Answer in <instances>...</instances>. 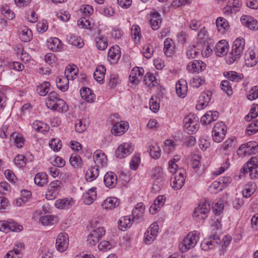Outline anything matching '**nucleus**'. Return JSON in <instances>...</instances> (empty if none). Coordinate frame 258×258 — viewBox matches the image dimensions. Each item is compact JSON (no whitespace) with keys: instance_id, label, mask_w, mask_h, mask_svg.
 Returning <instances> with one entry per match:
<instances>
[{"instance_id":"obj_47","label":"nucleus","mask_w":258,"mask_h":258,"mask_svg":"<svg viewBox=\"0 0 258 258\" xmlns=\"http://www.w3.org/2000/svg\"><path fill=\"white\" fill-rule=\"evenodd\" d=\"M50 88V84L47 82H45L37 87V93L42 96H45L48 92Z\"/></svg>"},{"instance_id":"obj_55","label":"nucleus","mask_w":258,"mask_h":258,"mask_svg":"<svg viewBox=\"0 0 258 258\" xmlns=\"http://www.w3.org/2000/svg\"><path fill=\"white\" fill-rule=\"evenodd\" d=\"M62 186L63 184L60 180H56L50 182L48 186V189L50 190L57 192V193L58 194L59 190Z\"/></svg>"},{"instance_id":"obj_22","label":"nucleus","mask_w":258,"mask_h":258,"mask_svg":"<svg viewBox=\"0 0 258 258\" xmlns=\"http://www.w3.org/2000/svg\"><path fill=\"white\" fill-rule=\"evenodd\" d=\"M201 48L199 43L187 47L186 51V56L188 59H195L200 54Z\"/></svg>"},{"instance_id":"obj_32","label":"nucleus","mask_w":258,"mask_h":258,"mask_svg":"<svg viewBox=\"0 0 258 258\" xmlns=\"http://www.w3.org/2000/svg\"><path fill=\"white\" fill-rule=\"evenodd\" d=\"M150 24L154 30H158L160 26L161 20L160 14L157 12H154L151 14Z\"/></svg>"},{"instance_id":"obj_38","label":"nucleus","mask_w":258,"mask_h":258,"mask_svg":"<svg viewBox=\"0 0 258 258\" xmlns=\"http://www.w3.org/2000/svg\"><path fill=\"white\" fill-rule=\"evenodd\" d=\"M39 221L44 226H52L56 223L57 218L53 215H46L41 217Z\"/></svg>"},{"instance_id":"obj_36","label":"nucleus","mask_w":258,"mask_h":258,"mask_svg":"<svg viewBox=\"0 0 258 258\" xmlns=\"http://www.w3.org/2000/svg\"><path fill=\"white\" fill-rule=\"evenodd\" d=\"M105 68L103 66H99L94 73V79L99 83H102L105 77Z\"/></svg>"},{"instance_id":"obj_14","label":"nucleus","mask_w":258,"mask_h":258,"mask_svg":"<svg viewBox=\"0 0 258 258\" xmlns=\"http://www.w3.org/2000/svg\"><path fill=\"white\" fill-rule=\"evenodd\" d=\"M206 68L205 63L201 60H195L189 62L186 67L188 72L191 73H200Z\"/></svg>"},{"instance_id":"obj_54","label":"nucleus","mask_w":258,"mask_h":258,"mask_svg":"<svg viewBox=\"0 0 258 258\" xmlns=\"http://www.w3.org/2000/svg\"><path fill=\"white\" fill-rule=\"evenodd\" d=\"M145 208L143 206V204L142 203H138L136 206L135 209L133 210V219H135L136 217H141L142 215L144 212Z\"/></svg>"},{"instance_id":"obj_35","label":"nucleus","mask_w":258,"mask_h":258,"mask_svg":"<svg viewBox=\"0 0 258 258\" xmlns=\"http://www.w3.org/2000/svg\"><path fill=\"white\" fill-rule=\"evenodd\" d=\"M132 225L131 219L128 216H123L120 218L118 222V226L121 231H125L129 228Z\"/></svg>"},{"instance_id":"obj_28","label":"nucleus","mask_w":258,"mask_h":258,"mask_svg":"<svg viewBox=\"0 0 258 258\" xmlns=\"http://www.w3.org/2000/svg\"><path fill=\"white\" fill-rule=\"evenodd\" d=\"M80 94L82 98L87 102L92 103L94 102L95 95L92 93V90L88 87H84L80 90Z\"/></svg>"},{"instance_id":"obj_24","label":"nucleus","mask_w":258,"mask_h":258,"mask_svg":"<svg viewBox=\"0 0 258 258\" xmlns=\"http://www.w3.org/2000/svg\"><path fill=\"white\" fill-rule=\"evenodd\" d=\"M104 182L107 187L113 188L116 184L117 176L114 172H108L104 175Z\"/></svg>"},{"instance_id":"obj_13","label":"nucleus","mask_w":258,"mask_h":258,"mask_svg":"<svg viewBox=\"0 0 258 258\" xmlns=\"http://www.w3.org/2000/svg\"><path fill=\"white\" fill-rule=\"evenodd\" d=\"M144 71L142 68H134L130 75V81L132 84L137 85L141 81Z\"/></svg>"},{"instance_id":"obj_48","label":"nucleus","mask_w":258,"mask_h":258,"mask_svg":"<svg viewBox=\"0 0 258 258\" xmlns=\"http://www.w3.org/2000/svg\"><path fill=\"white\" fill-rule=\"evenodd\" d=\"M180 158L179 155H175L172 159L169 162V169L170 172H175L176 171L179 170V169L178 168V166L176 163L180 160Z\"/></svg>"},{"instance_id":"obj_4","label":"nucleus","mask_w":258,"mask_h":258,"mask_svg":"<svg viewBox=\"0 0 258 258\" xmlns=\"http://www.w3.org/2000/svg\"><path fill=\"white\" fill-rule=\"evenodd\" d=\"M199 239V233L196 231L187 234L183 239L182 243L179 244V248L182 252L194 248L197 244Z\"/></svg>"},{"instance_id":"obj_60","label":"nucleus","mask_w":258,"mask_h":258,"mask_svg":"<svg viewBox=\"0 0 258 258\" xmlns=\"http://www.w3.org/2000/svg\"><path fill=\"white\" fill-rule=\"evenodd\" d=\"M22 254L20 253V250L18 248H14L9 251L5 255V258H21Z\"/></svg>"},{"instance_id":"obj_30","label":"nucleus","mask_w":258,"mask_h":258,"mask_svg":"<svg viewBox=\"0 0 258 258\" xmlns=\"http://www.w3.org/2000/svg\"><path fill=\"white\" fill-rule=\"evenodd\" d=\"M119 205V201L115 198H108L104 201L102 206L105 209L111 210L118 207Z\"/></svg>"},{"instance_id":"obj_15","label":"nucleus","mask_w":258,"mask_h":258,"mask_svg":"<svg viewBox=\"0 0 258 258\" xmlns=\"http://www.w3.org/2000/svg\"><path fill=\"white\" fill-rule=\"evenodd\" d=\"M244 60L247 67H252L258 62V55L254 50H249L245 53Z\"/></svg>"},{"instance_id":"obj_21","label":"nucleus","mask_w":258,"mask_h":258,"mask_svg":"<svg viewBox=\"0 0 258 258\" xmlns=\"http://www.w3.org/2000/svg\"><path fill=\"white\" fill-rule=\"evenodd\" d=\"M94 161L97 167H104L107 165V158L105 154L100 150H97L94 153Z\"/></svg>"},{"instance_id":"obj_46","label":"nucleus","mask_w":258,"mask_h":258,"mask_svg":"<svg viewBox=\"0 0 258 258\" xmlns=\"http://www.w3.org/2000/svg\"><path fill=\"white\" fill-rule=\"evenodd\" d=\"M225 40H221L219 41L216 45L215 48V52L218 56H224L223 53L225 50Z\"/></svg>"},{"instance_id":"obj_25","label":"nucleus","mask_w":258,"mask_h":258,"mask_svg":"<svg viewBox=\"0 0 258 258\" xmlns=\"http://www.w3.org/2000/svg\"><path fill=\"white\" fill-rule=\"evenodd\" d=\"M120 51L118 46H112L108 52V57L111 63H115L118 61L120 57Z\"/></svg>"},{"instance_id":"obj_61","label":"nucleus","mask_w":258,"mask_h":258,"mask_svg":"<svg viewBox=\"0 0 258 258\" xmlns=\"http://www.w3.org/2000/svg\"><path fill=\"white\" fill-rule=\"evenodd\" d=\"M225 22L223 17H219L217 19L216 24L219 32L224 33L225 31L226 27L224 26Z\"/></svg>"},{"instance_id":"obj_19","label":"nucleus","mask_w":258,"mask_h":258,"mask_svg":"<svg viewBox=\"0 0 258 258\" xmlns=\"http://www.w3.org/2000/svg\"><path fill=\"white\" fill-rule=\"evenodd\" d=\"M128 125L127 122H118L113 126L111 132L113 135L119 136L124 134L128 129Z\"/></svg>"},{"instance_id":"obj_29","label":"nucleus","mask_w":258,"mask_h":258,"mask_svg":"<svg viewBox=\"0 0 258 258\" xmlns=\"http://www.w3.org/2000/svg\"><path fill=\"white\" fill-rule=\"evenodd\" d=\"M99 175V167L91 166L88 169L85 175V178L88 182H91L96 178Z\"/></svg>"},{"instance_id":"obj_39","label":"nucleus","mask_w":258,"mask_h":258,"mask_svg":"<svg viewBox=\"0 0 258 258\" xmlns=\"http://www.w3.org/2000/svg\"><path fill=\"white\" fill-rule=\"evenodd\" d=\"M70 163L75 168H81L83 165L81 158L76 154H73L70 158Z\"/></svg>"},{"instance_id":"obj_56","label":"nucleus","mask_w":258,"mask_h":258,"mask_svg":"<svg viewBox=\"0 0 258 258\" xmlns=\"http://www.w3.org/2000/svg\"><path fill=\"white\" fill-rule=\"evenodd\" d=\"M2 14L8 19L12 20L15 18V14L7 7H3L1 9Z\"/></svg>"},{"instance_id":"obj_27","label":"nucleus","mask_w":258,"mask_h":258,"mask_svg":"<svg viewBox=\"0 0 258 258\" xmlns=\"http://www.w3.org/2000/svg\"><path fill=\"white\" fill-rule=\"evenodd\" d=\"M96 188L92 187L90 188L88 192L85 193L83 195L84 203L86 205H89L93 203V201L96 198Z\"/></svg>"},{"instance_id":"obj_53","label":"nucleus","mask_w":258,"mask_h":258,"mask_svg":"<svg viewBox=\"0 0 258 258\" xmlns=\"http://www.w3.org/2000/svg\"><path fill=\"white\" fill-rule=\"evenodd\" d=\"M258 131V120L250 123L246 128V134L251 135Z\"/></svg>"},{"instance_id":"obj_50","label":"nucleus","mask_w":258,"mask_h":258,"mask_svg":"<svg viewBox=\"0 0 258 258\" xmlns=\"http://www.w3.org/2000/svg\"><path fill=\"white\" fill-rule=\"evenodd\" d=\"M85 122L86 121L84 119H77L76 121L75 127L77 132L81 133L87 129L88 125Z\"/></svg>"},{"instance_id":"obj_41","label":"nucleus","mask_w":258,"mask_h":258,"mask_svg":"<svg viewBox=\"0 0 258 258\" xmlns=\"http://www.w3.org/2000/svg\"><path fill=\"white\" fill-rule=\"evenodd\" d=\"M12 139L14 141L15 145L18 148H21L24 145V139L21 135L17 133H13L11 135Z\"/></svg>"},{"instance_id":"obj_20","label":"nucleus","mask_w":258,"mask_h":258,"mask_svg":"<svg viewBox=\"0 0 258 258\" xmlns=\"http://www.w3.org/2000/svg\"><path fill=\"white\" fill-rule=\"evenodd\" d=\"M241 5V0H229L227 3V14H235L238 12Z\"/></svg>"},{"instance_id":"obj_42","label":"nucleus","mask_w":258,"mask_h":258,"mask_svg":"<svg viewBox=\"0 0 258 258\" xmlns=\"http://www.w3.org/2000/svg\"><path fill=\"white\" fill-rule=\"evenodd\" d=\"M227 78L230 81L238 82L243 79V76L242 74L235 71H230L227 72Z\"/></svg>"},{"instance_id":"obj_18","label":"nucleus","mask_w":258,"mask_h":258,"mask_svg":"<svg viewBox=\"0 0 258 258\" xmlns=\"http://www.w3.org/2000/svg\"><path fill=\"white\" fill-rule=\"evenodd\" d=\"M220 242V239L217 236L216 238L215 236H211L208 238L204 239L201 244V247L203 250L206 251L209 249L212 248L213 246L215 245V243L218 244Z\"/></svg>"},{"instance_id":"obj_2","label":"nucleus","mask_w":258,"mask_h":258,"mask_svg":"<svg viewBox=\"0 0 258 258\" xmlns=\"http://www.w3.org/2000/svg\"><path fill=\"white\" fill-rule=\"evenodd\" d=\"M245 41L243 38H238L233 42L232 51L229 53L227 63L231 64L234 61H238L244 50Z\"/></svg>"},{"instance_id":"obj_8","label":"nucleus","mask_w":258,"mask_h":258,"mask_svg":"<svg viewBox=\"0 0 258 258\" xmlns=\"http://www.w3.org/2000/svg\"><path fill=\"white\" fill-rule=\"evenodd\" d=\"M158 230L159 227L157 223L152 224L145 233L144 242L147 244H151L156 239Z\"/></svg>"},{"instance_id":"obj_44","label":"nucleus","mask_w":258,"mask_h":258,"mask_svg":"<svg viewBox=\"0 0 258 258\" xmlns=\"http://www.w3.org/2000/svg\"><path fill=\"white\" fill-rule=\"evenodd\" d=\"M96 45L97 48L100 50H105L108 46L107 39L104 36H99L96 38Z\"/></svg>"},{"instance_id":"obj_64","label":"nucleus","mask_w":258,"mask_h":258,"mask_svg":"<svg viewBox=\"0 0 258 258\" xmlns=\"http://www.w3.org/2000/svg\"><path fill=\"white\" fill-rule=\"evenodd\" d=\"M78 25L82 28H89L91 22L88 19L85 17H82L78 21Z\"/></svg>"},{"instance_id":"obj_58","label":"nucleus","mask_w":258,"mask_h":258,"mask_svg":"<svg viewBox=\"0 0 258 258\" xmlns=\"http://www.w3.org/2000/svg\"><path fill=\"white\" fill-rule=\"evenodd\" d=\"M226 125L223 122H217L214 128L213 132H215V134H218V133H224L225 135H226Z\"/></svg>"},{"instance_id":"obj_26","label":"nucleus","mask_w":258,"mask_h":258,"mask_svg":"<svg viewBox=\"0 0 258 258\" xmlns=\"http://www.w3.org/2000/svg\"><path fill=\"white\" fill-rule=\"evenodd\" d=\"M176 91L178 96L184 97L187 91L186 81L183 79L179 80L176 84Z\"/></svg>"},{"instance_id":"obj_11","label":"nucleus","mask_w":258,"mask_h":258,"mask_svg":"<svg viewBox=\"0 0 258 258\" xmlns=\"http://www.w3.org/2000/svg\"><path fill=\"white\" fill-rule=\"evenodd\" d=\"M105 234V230L103 227H99L93 230L88 235L87 241L90 245H94Z\"/></svg>"},{"instance_id":"obj_6","label":"nucleus","mask_w":258,"mask_h":258,"mask_svg":"<svg viewBox=\"0 0 258 258\" xmlns=\"http://www.w3.org/2000/svg\"><path fill=\"white\" fill-rule=\"evenodd\" d=\"M258 150V145L255 142H248L241 145L238 149V155L244 157L251 154H255V151Z\"/></svg>"},{"instance_id":"obj_40","label":"nucleus","mask_w":258,"mask_h":258,"mask_svg":"<svg viewBox=\"0 0 258 258\" xmlns=\"http://www.w3.org/2000/svg\"><path fill=\"white\" fill-rule=\"evenodd\" d=\"M224 208V202L223 200L220 199L214 203L212 210L215 215H220L223 212Z\"/></svg>"},{"instance_id":"obj_49","label":"nucleus","mask_w":258,"mask_h":258,"mask_svg":"<svg viewBox=\"0 0 258 258\" xmlns=\"http://www.w3.org/2000/svg\"><path fill=\"white\" fill-rule=\"evenodd\" d=\"M200 46L201 48L200 52H201L203 56L208 57L211 54L212 49L211 46L209 45L208 42L204 41L203 43L200 44Z\"/></svg>"},{"instance_id":"obj_59","label":"nucleus","mask_w":258,"mask_h":258,"mask_svg":"<svg viewBox=\"0 0 258 258\" xmlns=\"http://www.w3.org/2000/svg\"><path fill=\"white\" fill-rule=\"evenodd\" d=\"M50 147L54 151H58L61 147L60 140L57 139H53L49 142Z\"/></svg>"},{"instance_id":"obj_43","label":"nucleus","mask_w":258,"mask_h":258,"mask_svg":"<svg viewBox=\"0 0 258 258\" xmlns=\"http://www.w3.org/2000/svg\"><path fill=\"white\" fill-rule=\"evenodd\" d=\"M56 86L61 91L64 92L69 88V79L66 77L57 78L56 80Z\"/></svg>"},{"instance_id":"obj_3","label":"nucleus","mask_w":258,"mask_h":258,"mask_svg":"<svg viewBox=\"0 0 258 258\" xmlns=\"http://www.w3.org/2000/svg\"><path fill=\"white\" fill-rule=\"evenodd\" d=\"M241 173L245 174L249 172L251 179L258 178V159L255 157H251L241 169Z\"/></svg>"},{"instance_id":"obj_16","label":"nucleus","mask_w":258,"mask_h":258,"mask_svg":"<svg viewBox=\"0 0 258 258\" xmlns=\"http://www.w3.org/2000/svg\"><path fill=\"white\" fill-rule=\"evenodd\" d=\"M241 22L243 26L251 30L255 31L258 29V23L252 17L244 15L241 17Z\"/></svg>"},{"instance_id":"obj_33","label":"nucleus","mask_w":258,"mask_h":258,"mask_svg":"<svg viewBox=\"0 0 258 258\" xmlns=\"http://www.w3.org/2000/svg\"><path fill=\"white\" fill-rule=\"evenodd\" d=\"M175 46L172 39L167 38L164 42V52L167 56H170L173 53Z\"/></svg>"},{"instance_id":"obj_10","label":"nucleus","mask_w":258,"mask_h":258,"mask_svg":"<svg viewBox=\"0 0 258 258\" xmlns=\"http://www.w3.org/2000/svg\"><path fill=\"white\" fill-rule=\"evenodd\" d=\"M133 145L130 143H124L118 146L115 151L117 158L122 159L130 155L134 151Z\"/></svg>"},{"instance_id":"obj_62","label":"nucleus","mask_w":258,"mask_h":258,"mask_svg":"<svg viewBox=\"0 0 258 258\" xmlns=\"http://www.w3.org/2000/svg\"><path fill=\"white\" fill-rule=\"evenodd\" d=\"M152 175L156 179L162 181L163 177V173L162 168L160 167H155L152 170Z\"/></svg>"},{"instance_id":"obj_23","label":"nucleus","mask_w":258,"mask_h":258,"mask_svg":"<svg viewBox=\"0 0 258 258\" xmlns=\"http://www.w3.org/2000/svg\"><path fill=\"white\" fill-rule=\"evenodd\" d=\"M218 117V113L217 111H207L201 119V122L203 125L209 124L211 122L215 121Z\"/></svg>"},{"instance_id":"obj_17","label":"nucleus","mask_w":258,"mask_h":258,"mask_svg":"<svg viewBox=\"0 0 258 258\" xmlns=\"http://www.w3.org/2000/svg\"><path fill=\"white\" fill-rule=\"evenodd\" d=\"M226 187L225 178H219L218 180L213 182L208 188V190L211 193H218Z\"/></svg>"},{"instance_id":"obj_51","label":"nucleus","mask_w":258,"mask_h":258,"mask_svg":"<svg viewBox=\"0 0 258 258\" xmlns=\"http://www.w3.org/2000/svg\"><path fill=\"white\" fill-rule=\"evenodd\" d=\"M55 206L58 209H69L71 207V202L67 199H59L55 203Z\"/></svg>"},{"instance_id":"obj_31","label":"nucleus","mask_w":258,"mask_h":258,"mask_svg":"<svg viewBox=\"0 0 258 258\" xmlns=\"http://www.w3.org/2000/svg\"><path fill=\"white\" fill-rule=\"evenodd\" d=\"M48 48L53 51H60L62 47L60 40L57 38H50L47 42Z\"/></svg>"},{"instance_id":"obj_52","label":"nucleus","mask_w":258,"mask_h":258,"mask_svg":"<svg viewBox=\"0 0 258 258\" xmlns=\"http://www.w3.org/2000/svg\"><path fill=\"white\" fill-rule=\"evenodd\" d=\"M148 151L150 156L154 159L159 158L160 156V149L158 146H149Z\"/></svg>"},{"instance_id":"obj_1","label":"nucleus","mask_w":258,"mask_h":258,"mask_svg":"<svg viewBox=\"0 0 258 258\" xmlns=\"http://www.w3.org/2000/svg\"><path fill=\"white\" fill-rule=\"evenodd\" d=\"M45 102L47 107L51 110L58 112H66L68 110L66 102L59 98L55 92H51L48 94Z\"/></svg>"},{"instance_id":"obj_45","label":"nucleus","mask_w":258,"mask_h":258,"mask_svg":"<svg viewBox=\"0 0 258 258\" xmlns=\"http://www.w3.org/2000/svg\"><path fill=\"white\" fill-rule=\"evenodd\" d=\"M32 127L38 132H43L48 131V126L44 122L36 120L32 124Z\"/></svg>"},{"instance_id":"obj_7","label":"nucleus","mask_w":258,"mask_h":258,"mask_svg":"<svg viewBox=\"0 0 258 258\" xmlns=\"http://www.w3.org/2000/svg\"><path fill=\"white\" fill-rule=\"evenodd\" d=\"M183 126L186 132L189 135L193 134L198 130V121L192 116H187L183 119Z\"/></svg>"},{"instance_id":"obj_5","label":"nucleus","mask_w":258,"mask_h":258,"mask_svg":"<svg viewBox=\"0 0 258 258\" xmlns=\"http://www.w3.org/2000/svg\"><path fill=\"white\" fill-rule=\"evenodd\" d=\"M172 173L174 177L171 178V185L175 190L180 189L185 182V178L184 176L185 171L183 169L180 168L179 170Z\"/></svg>"},{"instance_id":"obj_37","label":"nucleus","mask_w":258,"mask_h":258,"mask_svg":"<svg viewBox=\"0 0 258 258\" xmlns=\"http://www.w3.org/2000/svg\"><path fill=\"white\" fill-rule=\"evenodd\" d=\"M35 183L39 186H42L48 182L47 175L44 172L37 173L34 178Z\"/></svg>"},{"instance_id":"obj_63","label":"nucleus","mask_w":258,"mask_h":258,"mask_svg":"<svg viewBox=\"0 0 258 258\" xmlns=\"http://www.w3.org/2000/svg\"><path fill=\"white\" fill-rule=\"evenodd\" d=\"M247 98L249 100H255L258 98V86L253 87L249 91Z\"/></svg>"},{"instance_id":"obj_34","label":"nucleus","mask_w":258,"mask_h":258,"mask_svg":"<svg viewBox=\"0 0 258 258\" xmlns=\"http://www.w3.org/2000/svg\"><path fill=\"white\" fill-rule=\"evenodd\" d=\"M67 40L69 44L77 46L78 48H81L84 46L83 39L81 37L73 34L68 35Z\"/></svg>"},{"instance_id":"obj_57","label":"nucleus","mask_w":258,"mask_h":258,"mask_svg":"<svg viewBox=\"0 0 258 258\" xmlns=\"http://www.w3.org/2000/svg\"><path fill=\"white\" fill-rule=\"evenodd\" d=\"M22 226L19 225L17 223L14 222H7L8 232L9 231L14 232H20L22 230Z\"/></svg>"},{"instance_id":"obj_9","label":"nucleus","mask_w":258,"mask_h":258,"mask_svg":"<svg viewBox=\"0 0 258 258\" xmlns=\"http://www.w3.org/2000/svg\"><path fill=\"white\" fill-rule=\"evenodd\" d=\"M210 210V205L209 202L205 201L201 202L199 206L196 208L194 213V217H198L200 219L204 220L207 217V214Z\"/></svg>"},{"instance_id":"obj_12","label":"nucleus","mask_w":258,"mask_h":258,"mask_svg":"<svg viewBox=\"0 0 258 258\" xmlns=\"http://www.w3.org/2000/svg\"><path fill=\"white\" fill-rule=\"evenodd\" d=\"M69 236L66 233H60L56 240L55 246L57 250L60 252L66 250L69 246Z\"/></svg>"}]
</instances>
